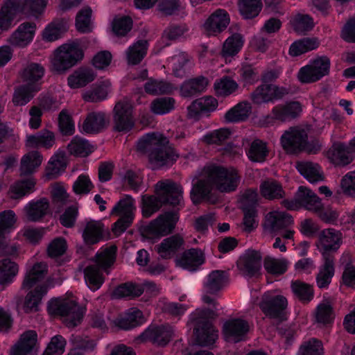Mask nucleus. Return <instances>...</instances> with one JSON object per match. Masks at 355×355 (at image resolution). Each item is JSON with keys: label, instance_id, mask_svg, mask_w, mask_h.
<instances>
[{"label": "nucleus", "instance_id": "f257e3e1", "mask_svg": "<svg viewBox=\"0 0 355 355\" xmlns=\"http://www.w3.org/2000/svg\"><path fill=\"white\" fill-rule=\"evenodd\" d=\"M240 181L241 176L234 168L207 165L193 180L191 199L194 204H198L202 200L210 201L213 189L230 193L236 189Z\"/></svg>", "mask_w": 355, "mask_h": 355}, {"label": "nucleus", "instance_id": "f03ea898", "mask_svg": "<svg viewBox=\"0 0 355 355\" xmlns=\"http://www.w3.org/2000/svg\"><path fill=\"white\" fill-rule=\"evenodd\" d=\"M47 272L48 266L44 262L33 263V260H29L26 263V274L21 285L23 290L29 291L23 306L25 312L38 311L42 299L48 291V287L40 284Z\"/></svg>", "mask_w": 355, "mask_h": 355}, {"label": "nucleus", "instance_id": "7ed1b4c3", "mask_svg": "<svg viewBox=\"0 0 355 355\" xmlns=\"http://www.w3.org/2000/svg\"><path fill=\"white\" fill-rule=\"evenodd\" d=\"M155 196L143 195L141 196V211L145 218H149L159 211L164 204L181 205L183 200V190L180 185L165 180L158 182L155 185Z\"/></svg>", "mask_w": 355, "mask_h": 355}, {"label": "nucleus", "instance_id": "20e7f679", "mask_svg": "<svg viewBox=\"0 0 355 355\" xmlns=\"http://www.w3.org/2000/svg\"><path fill=\"white\" fill-rule=\"evenodd\" d=\"M168 141L162 134L148 133L141 137L137 144L141 152L149 151V161L153 168L169 166L178 157L175 150L168 146Z\"/></svg>", "mask_w": 355, "mask_h": 355}, {"label": "nucleus", "instance_id": "39448f33", "mask_svg": "<svg viewBox=\"0 0 355 355\" xmlns=\"http://www.w3.org/2000/svg\"><path fill=\"white\" fill-rule=\"evenodd\" d=\"M217 315L215 311L209 309H196L190 315L189 324L194 329L198 345L209 346L215 343L218 335L211 322Z\"/></svg>", "mask_w": 355, "mask_h": 355}, {"label": "nucleus", "instance_id": "423d86ee", "mask_svg": "<svg viewBox=\"0 0 355 355\" xmlns=\"http://www.w3.org/2000/svg\"><path fill=\"white\" fill-rule=\"evenodd\" d=\"M116 248L110 246L101 249L96 256V263L88 265L84 269L85 282L88 288L96 291L98 290L104 282V277L102 270L107 274V268L115 261Z\"/></svg>", "mask_w": 355, "mask_h": 355}, {"label": "nucleus", "instance_id": "0eeeda50", "mask_svg": "<svg viewBox=\"0 0 355 355\" xmlns=\"http://www.w3.org/2000/svg\"><path fill=\"white\" fill-rule=\"evenodd\" d=\"M283 149L288 153L295 154L302 150L315 154L321 149L318 140H308L305 130L300 127H292L286 130L280 138Z\"/></svg>", "mask_w": 355, "mask_h": 355}, {"label": "nucleus", "instance_id": "6e6552de", "mask_svg": "<svg viewBox=\"0 0 355 355\" xmlns=\"http://www.w3.org/2000/svg\"><path fill=\"white\" fill-rule=\"evenodd\" d=\"M83 56V50L79 41L64 43L54 51L51 59L52 69L56 72H64L76 65Z\"/></svg>", "mask_w": 355, "mask_h": 355}, {"label": "nucleus", "instance_id": "1a4fd4ad", "mask_svg": "<svg viewBox=\"0 0 355 355\" xmlns=\"http://www.w3.org/2000/svg\"><path fill=\"white\" fill-rule=\"evenodd\" d=\"M48 311L52 315H60L66 325L73 327L79 324L85 313V309L79 306L73 298L56 299L48 305Z\"/></svg>", "mask_w": 355, "mask_h": 355}, {"label": "nucleus", "instance_id": "9d476101", "mask_svg": "<svg viewBox=\"0 0 355 355\" xmlns=\"http://www.w3.org/2000/svg\"><path fill=\"white\" fill-rule=\"evenodd\" d=\"M293 225V220L288 214L274 211L266 216L263 230L266 233L280 235L284 239H292L295 233Z\"/></svg>", "mask_w": 355, "mask_h": 355}, {"label": "nucleus", "instance_id": "9b49d317", "mask_svg": "<svg viewBox=\"0 0 355 355\" xmlns=\"http://www.w3.org/2000/svg\"><path fill=\"white\" fill-rule=\"evenodd\" d=\"M179 215L177 211H166L151 220L144 229L149 239H159L171 234L175 229Z\"/></svg>", "mask_w": 355, "mask_h": 355}, {"label": "nucleus", "instance_id": "f8f14e48", "mask_svg": "<svg viewBox=\"0 0 355 355\" xmlns=\"http://www.w3.org/2000/svg\"><path fill=\"white\" fill-rule=\"evenodd\" d=\"M329 69L330 60L327 56L318 57L300 69L297 78L304 84L315 83L328 75Z\"/></svg>", "mask_w": 355, "mask_h": 355}, {"label": "nucleus", "instance_id": "ddd939ff", "mask_svg": "<svg viewBox=\"0 0 355 355\" xmlns=\"http://www.w3.org/2000/svg\"><path fill=\"white\" fill-rule=\"evenodd\" d=\"M135 200L130 196L121 199L112 209V214L120 216V218L114 223L112 231L116 236L121 235L131 225L135 210Z\"/></svg>", "mask_w": 355, "mask_h": 355}, {"label": "nucleus", "instance_id": "4468645a", "mask_svg": "<svg viewBox=\"0 0 355 355\" xmlns=\"http://www.w3.org/2000/svg\"><path fill=\"white\" fill-rule=\"evenodd\" d=\"M302 112V105L297 101H289L274 106L270 114L263 118L266 124L275 121L285 122L298 117Z\"/></svg>", "mask_w": 355, "mask_h": 355}, {"label": "nucleus", "instance_id": "2eb2a0df", "mask_svg": "<svg viewBox=\"0 0 355 355\" xmlns=\"http://www.w3.org/2000/svg\"><path fill=\"white\" fill-rule=\"evenodd\" d=\"M288 92V89L284 87L262 83L251 94V99L254 104L261 105L280 100Z\"/></svg>", "mask_w": 355, "mask_h": 355}, {"label": "nucleus", "instance_id": "dca6fc26", "mask_svg": "<svg viewBox=\"0 0 355 355\" xmlns=\"http://www.w3.org/2000/svg\"><path fill=\"white\" fill-rule=\"evenodd\" d=\"M173 334L174 331L169 325L149 326L136 338L135 341L137 343L151 341L157 345L165 346L170 342Z\"/></svg>", "mask_w": 355, "mask_h": 355}, {"label": "nucleus", "instance_id": "f3484780", "mask_svg": "<svg viewBox=\"0 0 355 355\" xmlns=\"http://www.w3.org/2000/svg\"><path fill=\"white\" fill-rule=\"evenodd\" d=\"M230 21L225 10L217 9L213 12L201 26V30L207 36H216L226 29Z\"/></svg>", "mask_w": 355, "mask_h": 355}, {"label": "nucleus", "instance_id": "a211bd4d", "mask_svg": "<svg viewBox=\"0 0 355 355\" xmlns=\"http://www.w3.org/2000/svg\"><path fill=\"white\" fill-rule=\"evenodd\" d=\"M227 282V275L224 271L214 270L209 273L204 282L205 294L202 300L205 303L213 305L217 310L215 297L209 295H216L225 286Z\"/></svg>", "mask_w": 355, "mask_h": 355}, {"label": "nucleus", "instance_id": "6ab92c4d", "mask_svg": "<svg viewBox=\"0 0 355 355\" xmlns=\"http://www.w3.org/2000/svg\"><path fill=\"white\" fill-rule=\"evenodd\" d=\"M115 129L119 132H127L132 129L135 121L132 116V105L128 99L118 102L114 109Z\"/></svg>", "mask_w": 355, "mask_h": 355}, {"label": "nucleus", "instance_id": "aec40b11", "mask_svg": "<svg viewBox=\"0 0 355 355\" xmlns=\"http://www.w3.org/2000/svg\"><path fill=\"white\" fill-rule=\"evenodd\" d=\"M288 302L286 298L274 291L266 292L260 304L262 311L270 318L280 317L282 311L286 308Z\"/></svg>", "mask_w": 355, "mask_h": 355}, {"label": "nucleus", "instance_id": "412c9836", "mask_svg": "<svg viewBox=\"0 0 355 355\" xmlns=\"http://www.w3.org/2000/svg\"><path fill=\"white\" fill-rule=\"evenodd\" d=\"M17 221L16 215L12 210H6L0 213V254L5 255H13L17 252V248L10 246L4 236L5 233L15 229Z\"/></svg>", "mask_w": 355, "mask_h": 355}, {"label": "nucleus", "instance_id": "4be33fe9", "mask_svg": "<svg viewBox=\"0 0 355 355\" xmlns=\"http://www.w3.org/2000/svg\"><path fill=\"white\" fill-rule=\"evenodd\" d=\"M342 243L341 233L332 228L322 231L319 236L318 248L322 253L323 259L334 258L331 252L336 251Z\"/></svg>", "mask_w": 355, "mask_h": 355}, {"label": "nucleus", "instance_id": "5701e85b", "mask_svg": "<svg viewBox=\"0 0 355 355\" xmlns=\"http://www.w3.org/2000/svg\"><path fill=\"white\" fill-rule=\"evenodd\" d=\"M36 29L35 23L24 22L10 35L8 42L13 47L25 48L33 42Z\"/></svg>", "mask_w": 355, "mask_h": 355}, {"label": "nucleus", "instance_id": "b1692460", "mask_svg": "<svg viewBox=\"0 0 355 355\" xmlns=\"http://www.w3.org/2000/svg\"><path fill=\"white\" fill-rule=\"evenodd\" d=\"M249 328V324L245 320L232 318L224 322L223 334L226 341L237 343L245 338Z\"/></svg>", "mask_w": 355, "mask_h": 355}, {"label": "nucleus", "instance_id": "393cba45", "mask_svg": "<svg viewBox=\"0 0 355 355\" xmlns=\"http://www.w3.org/2000/svg\"><path fill=\"white\" fill-rule=\"evenodd\" d=\"M261 255L256 250H248L237 261L239 270L246 277H254L259 274L261 268Z\"/></svg>", "mask_w": 355, "mask_h": 355}, {"label": "nucleus", "instance_id": "a878e982", "mask_svg": "<svg viewBox=\"0 0 355 355\" xmlns=\"http://www.w3.org/2000/svg\"><path fill=\"white\" fill-rule=\"evenodd\" d=\"M218 101L212 96H207L194 101L187 108V117L198 120L202 115L214 112L218 107Z\"/></svg>", "mask_w": 355, "mask_h": 355}, {"label": "nucleus", "instance_id": "bb28decb", "mask_svg": "<svg viewBox=\"0 0 355 355\" xmlns=\"http://www.w3.org/2000/svg\"><path fill=\"white\" fill-rule=\"evenodd\" d=\"M146 322L143 312L136 307L128 309L123 315H119L113 324L119 329L128 330L141 326Z\"/></svg>", "mask_w": 355, "mask_h": 355}, {"label": "nucleus", "instance_id": "cd10ccee", "mask_svg": "<svg viewBox=\"0 0 355 355\" xmlns=\"http://www.w3.org/2000/svg\"><path fill=\"white\" fill-rule=\"evenodd\" d=\"M326 155L329 162L336 166H346L353 160L349 146L342 142H334Z\"/></svg>", "mask_w": 355, "mask_h": 355}, {"label": "nucleus", "instance_id": "c85d7f7f", "mask_svg": "<svg viewBox=\"0 0 355 355\" xmlns=\"http://www.w3.org/2000/svg\"><path fill=\"white\" fill-rule=\"evenodd\" d=\"M37 335L35 331H27L12 347L10 355H34Z\"/></svg>", "mask_w": 355, "mask_h": 355}, {"label": "nucleus", "instance_id": "c756f323", "mask_svg": "<svg viewBox=\"0 0 355 355\" xmlns=\"http://www.w3.org/2000/svg\"><path fill=\"white\" fill-rule=\"evenodd\" d=\"M184 240L180 235H173L164 239L155 248L162 259H171L182 248Z\"/></svg>", "mask_w": 355, "mask_h": 355}, {"label": "nucleus", "instance_id": "7c9ffc66", "mask_svg": "<svg viewBox=\"0 0 355 355\" xmlns=\"http://www.w3.org/2000/svg\"><path fill=\"white\" fill-rule=\"evenodd\" d=\"M55 144V134L48 130H42L35 134L28 135L26 139V146L31 148L50 149Z\"/></svg>", "mask_w": 355, "mask_h": 355}, {"label": "nucleus", "instance_id": "2f4dec72", "mask_svg": "<svg viewBox=\"0 0 355 355\" xmlns=\"http://www.w3.org/2000/svg\"><path fill=\"white\" fill-rule=\"evenodd\" d=\"M205 261L204 254L200 250L190 249L184 252L176 261L177 265L185 270H196Z\"/></svg>", "mask_w": 355, "mask_h": 355}, {"label": "nucleus", "instance_id": "473e14b6", "mask_svg": "<svg viewBox=\"0 0 355 355\" xmlns=\"http://www.w3.org/2000/svg\"><path fill=\"white\" fill-rule=\"evenodd\" d=\"M17 0H7L0 10V31H8L15 17L21 15L17 6Z\"/></svg>", "mask_w": 355, "mask_h": 355}, {"label": "nucleus", "instance_id": "72a5a7b5", "mask_svg": "<svg viewBox=\"0 0 355 355\" xmlns=\"http://www.w3.org/2000/svg\"><path fill=\"white\" fill-rule=\"evenodd\" d=\"M21 15L36 19L43 15L49 0H17Z\"/></svg>", "mask_w": 355, "mask_h": 355}, {"label": "nucleus", "instance_id": "f704fd0d", "mask_svg": "<svg viewBox=\"0 0 355 355\" xmlns=\"http://www.w3.org/2000/svg\"><path fill=\"white\" fill-rule=\"evenodd\" d=\"M244 42V37L240 33H234L225 40L221 55L226 62H231L232 58L242 49Z\"/></svg>", "mask_w": 355, "mask_h": 355}, {"label": "nucleus", "instance_id": "c9c22d12", "mask_svg": "<svg viewBox=\"0 0 355 355\" xmlns=\"http://www.w3.org/2000/svg\"><path fill=\"white\" fill-rule=\"evenodd\" d=\"M67 166L66 154L63 150H58L50 158L46 168L45 175L48 180L54 179L61 175Z\"/></svg>", "mask_w": 355, "mask_h": 355}, {"label": "nucleus", "instance_id": "e433bc0d", "mask_svg": "<svg viewBox=\"0 0 355 355\" xmlns=\"http://www.w3.org/2000/svg\"><path fill=\"white\" fill-rule=\"evenodd\" d=\"M296 168L310 183H317L323 181L324 179L321 167L316 163L300 162L297 163Z\"/></svg>", "mask_w": 355, "mask_h": 355}, {"label": "nucleus", "instance_id": "4c0bfd02", "mask_svg": "<svg viewBox=\"0 0 355 355\" xmlns=\"http://www.w3.org/2000/svg\"><path fill=\"white\" fill-rule=\"evenodd\" d=\"M299 204L309 211H318L321 207V200L309 189L300 187L296 194Z\"/></svg>", "mask_w": 355, "mask_h": 355}, {"label": "nucleus", "instance_id": "58836bf2", "mask_svg": "<svg viewBox=\"0 0 355 355\" xmlns=\"http://www.w3.org/2000/svg\"><path fill=\"white\" fill-rule=\"evenodd\" d=\"M67 30L68 26L64 19L53 20L42 31V40L49 42H55L61 38Z\"/></svg>", "mask_w": 355, "mask_h": 355}, {"label": "nucleus", "instance_id": "ea45409f", "mask_svg": "<svg viewBox=\"0 0 355 355\" xmlns=\"http://www.w3.org/2000/svg\"><path fill=\"white\" fill-rule=\"evenodd\" d=\"M49 208V201L46 198L29 202L24 207L28 220L37 221L44 217Z\"/></svg>", "mask_w": 355, "mask_h": 355}, {"label": "nucleus", "instance_id": "a19ab883", "mask_svg": "<svg viewBox=\"0 0 355 355\" xmlns=\"http://www.w3.org/2000/svg\"><path fill=\"white\" fill-rule=\"evenodd\" d=\"M107 119L103 112H91L85 119L82 129L85 133H97L106 125Z\"/></svg>", "mask_w": 355, "mask_h": 355}, {"label": "nucleus", "instance_id": "79ce46f5", "mask_svg": "<svg viewBox=\"0 0 355 355\" xmlns=\"http://www.w3.org/2000/svg\"><path fill=\"white\" fill-rule=\"evenodd\" d=\"M96 74L92 69L81 67L68 78V85L72 89L80 88L93 81Z\"/></svg>", "mask_w": 355, "mask_h": 355}, {"label": "nucleus", "instance_id": "37998d69", "mask_svg": "<svg viewBox=\"0 0 355 355\" xmlns=\"http://www.w3.org/2000/svg\"><path fill=\"white\" fill-rule=\"evenodd\" d=\"M148 47L146 40H138L130 46L125 51V56L128 64H139L146 56Z\"/></svg>", "mask_w": 355, "mask_h": 355}, {"label": "nucleus", "instance_id": "c03bdc74", "mask_svg": "<svg viewBox=\"0 0 355 355\" xmlns=\"http://www.w3.org/2000/svg\"><path fill=\"white\" fill-rule=\"evenodd\" d=\"M36 182L33 177L18 180L13 183L9 189L10 198L17 199L33 193Z\"/></svg>", "mask_w": 355, "mask_h": 355}, {"label": "nucleus", "instance_id": "a18cd8bd", "mask_svg": "<svg viewBox=\"0 0 355 355\" xmlns=\"http://www.w3.org/2000/svg\"><path fill=\"white\" fill-rule=\"evenodd\" d=\"M103 237V224L96 220H85L83 238L85 243L94 244Z\"/></svg>", "mask_w": 355, "mask_h": 355}, {"label": "nucleus", "instance_id": "49530a36", "mask_svg": "<svg viewBox=\"0 0 355 355\" xmlns=\"http://www.w3.org/2000/svg\"><path fill=\"white\" fill-rule=\"evenodd\" d=\"M168 64L172 69L174 76L180 78L186 75L191 66L189 56L184 52H180L170 58Z\"/></svg>", "mask_w": 355, "mask_h": 355}, {"label": "nucleus", "instance_id": "de8ad7c7", "mask_svg": "<svg viewBox=\"0 0 355 355\" xmlns=\"http://www.w3.org/2000/svg\"><path fill=\"white\" fill-rule=\"evenodd\" d=\"M111 92V83L105 80L94 85L90 89L83 94V98L86 101L96 102L106 98L109 92Z\"/></svg>", "mask_w": 355, "mask_h": 355}, {"label": "nucleus", "instance_id": "09e8293b", "mask_svg": "<svg viewBox=\"0 0 355 355\" xmlns=\"http://www.w3.org/2000/svg\"><path fill=\"white\" fill-rule=\"evenodd\" d=\"M43 157L38 151H31L24 155L21 159L20 172L23 175L33 173L42 164Z\"/></svg>", "mask_w": 355, "mask_h": 355}, {"label": "nucleus", "instance_id": "8fccbe9b", "mask_svg": "<svg viewBox=\"0 0 355 355\" xmlns=\"http://www.w3.org/2000/svg\"><path fill=\"white\" fill-rule=\"evenodd\" d=\"M44 74V67L38 63L31 62L27 64L24 69L21 76L27 85L33 86L37 85L40 87L39 80L43 77Z\"/></svg>", "mask_w": 355, "mask_h": 355}, {"label": "nucleus", "instance_id": "3c124183", "mask_svg": "<svg viewBox=\"0 0 355 355\" xmlns=\"http://www.w3.org/2000/svg\"><path fill=\"white\" fill-rule=\"evenodd\" d=\"M208 85V80L205 77H198L185 81L180 87V94L184 97H190L198 92H203Z\"/></svg>", "mask_w": 355, "mask_h": 355}, {"label": "nucleus", "instance_id": "603ef678", "mask_svg": "<svg viewBox=\"0 0 355 355\" xmlns=\"http://www.w3.org/2000/svg\"><path fill=\"white\" fill-rule=\"evenodd\" d=\"M40 89L37 85H23L17 88L14 92L12 102L15 105L23 106L27 104Z\"/></svg>", "mask_w": 355, "mask_h": 355}, {"label": "nucleus", "instance_id": "864d4df0", "mask_svg": "<svg viewBox=\"0 0 355 355\" xmlns=\"http://www.w3.org/2000/svg\"><path fill=\"white\" fill-rule=\"evenodd\" d=\"M251 105L248 102H241L230 109L225 115L226 121L235 123L245 120L251 112Z\"/></svg>", "mask_w": 355, "mask_h": 355}, {"label": "nucleus", "instance_id": "5fc2aeb1", "mask_svg": "<svg viewBox=\"0 0 355 355\" xmlns=\"http://www.w3.org/2000/svg\"><path fill=\"white\" fill-rule=\"evenodd\" d=\"M19 272L18 265L10 259L0 260V284H8L13 282Z\"/></svg>", "mask_w": 355, "mask_h": 355}, {"label": "nucleus", "instance_id": "6e6d98bb", "mask_svg": "<svg viewBox=\"0 0 355 355\" xmlns=\"http://www.w3.org/2000/svg\"><path fill=\"white\" fill-rule=\"evenodd\" d=\"M70 154L78 156L86 157L94 151V146L90 144L87 140L76 136L67 146Z\"/></svg>", "mask_w": 355, "mask_h": 355}, {"label": "nucleus", "instance_id": "4d7b16f0", "mask_svg": "<svg viewBox=\"0 0 355 355\" xmlns=\"http://www.w3.org/2000/svg\"><path fill=\"white\" fill-rule=\"evenodd\" d=\"M176 89L177 86L171 83L153 78L149 79L144 85L146 92L155 96L169 94Z\"/></svg>", "mask_w": 355, "mask_h": 355}, {"label": "nucleus", "instance_id": "13d9d810", "mask_svg": "<svg viewBox=\"0 0 355 355\" xmlns=\"http://www.w3.org/2000/svg\"><path fill=\"white\" fill-rule=\"evenodd\" d=\"M324 259V263L321 266L317 276V284L319 288H326L331 282L334 275V258L327 257Z\"/></svg>", "mask_w": 355, "mask_h": 355}, {"label": "nucleus", "instance_id": "bf43d9fd", "mask_svg": "<svg viewBox=\"0 0 355 355\" xmlns=\"http://www.w3.org/2000/svg\"><path fill=\"white\" fill-rule=\"evenodd\" d=\"M214 91L218 96H227L234 93L239 88L238 83L228 76H223L214 83Z\"/></svg>", "mask_w": 355, "mask_h": 355}, {"label": "nucleus", "instance_id": "052dcab7", "mask_svg": "<svg viewBox=\"0 0 355 355\" xmlns=\"http://www.w3.org/2000/svg\"><path fill=\"white\" fill-rule=\"evenodd\" d=\"M260 191L262 196L269 200L280 198L284 195L282 186L273 180H267L262 182Z\"/></svg>", "mask_w": 355, "mask_h": 355}, {"label": "nucleus", "instance_id": "680f3d73", "mask_svg": "<svg viewBox=\"0 0 355 355\" xmlns=\"http://www.w3.org/2000/svg\"><path fill=\"white\" fill-rule=\"evenodd\" d=\"M318 44V42L315 39L304 38L295 41L291 44L289 49V53L292 56H298L315 49Z\"/></svg>", "mask_w": 355, "mask_h": 355}, {"label": "nucleus", "instance_id": "e2e57ef3", "mask_svg": "<svg viewBox=\"0 0 355 355\" xmlns=\"http://www.w3.org/2000/svg\"><path fill=\"white\" fill-rule=\"evenodd\" d=\"M139 284L125 283L117 286L112 293L114 298H134L141 295Z\"/></svg>", "mask_w": 355, "mask_h": 355}, {"label": "nucleus", "instance_id": "0e129e2a", "mask_svg": "<svg viewBox=\"0 0 355 355\" xmlns=\"http://www.w3.org/2000/svg\"><path fill=\"white\" fill-rule=\"evenodd\" d=\"M262 8L261 0H240L239 10L245 19H251L259 15Z\"/></svg>", "mask_w": 355, "mask_h": 355}, {"label": "nucleus", "instance_id": "69168bd1", "mask_svg": "<svg viewBox=\"0 0 355 355\" xmlns=\"http://www.w3.org/2000/svg\"><path fill=\"white\" fill-rule=\"evenodd\" d=\"M263 266L266 270L272 275H279L284 273L288 266V261L286 259H275L273 257H266L263 261Z\"/></svg>", "mask_w": 355, "mask_h": 355}, {"label": "nucleus", "instance_id": "338daca9", "mask_svg": "<svg viewBox=\"0 0 355 355\" xmlns=\"http://www.w3.org/2000/svg\"><path fill=\"white\" fill-rule=\"evenodd\" d=\"M266 144L259 139L254 140L247 151L248 158L253 162H263L268 155Z\"/></svg>", "mask_w": 355, "mask_h": 355}, {"label": "nucleus", "instance_id": "774afa93", "mask_svg": "<svg viewBox=\"0 0 355 355\" xmlns=\"http://www.w3.org/2000/svg\"><path fill=\"white\" fill-rule=\"evenodd\" d=\"M324 348L320 340L311 338L300 346L297 355H322Z\"/></svg>", "mask_w": 355, "mask_h": 355}]
</instances>
